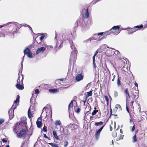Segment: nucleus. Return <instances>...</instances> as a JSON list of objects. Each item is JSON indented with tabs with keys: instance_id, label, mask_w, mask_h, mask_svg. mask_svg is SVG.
Wrapping results in <instances>:
<instances>
[{
	"instance_id": "f257e3e1",
	"label": "nucleus",
	"mask_w": 147,
	"mask_h": 147,
	"mask_svg": "<svg viewBox=\"0 0 147 147\" xmlns=\"http://www.w3.org/2000/svg\"><path fill=\"white\" fill-rule=\"evenodd\" d=\"M104 34L103 32L98 33L96 34H94L93 35V36L92 37V40H95L98 41H100L102 39L104 38V37L100 38V37Z\"/></svg>"
},
{
	"instance_id": "f03ea898",
	"label": "nucleus",
	"mask_w": 147,
	"mask_h": 147,
	"mask_svg": "<svg viewBox=\"0 0 147 147\" xmlns=\"http://www.w3.org/2000/svg\"><path fill=\"white\" fill-rule=\"evenodd\" d=\"M77 51H74L71 52V54L70 57V61L71 62H74L77 59Z\"/></svg>"
},
{
	"instance_id": "7ed1b4c3",
	"label": "nucleus",
	"mask_w": 147,
	"mask_h": 147,
	"mask_svg": "<svg viewBox=\"0 0 147 147\" xmlns=\"http://www.w3.org/2000/svg\"><path fill=\"white\" fill-rule=\"evenodd\" d=\"M13 106H14L13 105L8 111V113L9 114V118L10 119H12L13 118L14 116V110L16 108V107H14Z\"/></svg>"
},
{
	"instance_id": "20e7f679",
	"label": "nucleus",
	"mask_w": 147,
	"mask_h": 147,
	"mask_svg": "<svg viewBox=\"0 0 147 147\" xmlns=\"http://www.w3.org/2000/svg\"><path fill=\"white\" fill-rule=\"evenodd\" d=\"M23 77L22 76V79L21 80V83H18L16 84V86L17 88L20 90H22L24 88L23 84Z\"/></svg>"
},
{
	"instance_id": "39448f33",
	"label": "nucleus",
	"mask_w": 147,
	"mask_h": 147,
	"mask_svg": "<svg viewBox=\"0 0 147 147\" xmlns=\"http://www.w3.org/2000/svg\"><path fill=\"white\" fill-rule=\"evenodd\" d=\"M119 26H115L110 29V31H112V30L115 31V32H114L113 33L117 35L120 32V31H119Z\"/></svg>"
},
{
	"instance_id": "423d86ee",
	"label": "nucleus",
	"mask_w": 147,
	"mask_h": 147,
	"mask_svg": "<svg viewBox=\"0 0 147 147\" xmlns=\"http://www.w3.org/2000/svg\"><path fill=\"white\" fill-rule=\"evenodd\" d=\"M85 14L84 18H86L89 16V14L88 11V8L84 9H82L81 12V14L83 15Z\"/></svg>"
},
{
	"instance_id": "0eeeda50",
	"label": "nucleus",
	"mask_w": 147,
	"mask_h": 147,
	"mask_svg": "<svg viewBox=\"0 0 147 147\" xmlns=\"http://www.w3.org/2000/svg\"><path fill=\"white\" fill-rule=\"evenodd\" d=\"M63 42L61 39H59L57 40L56 45L55 47V49L57 48L58 46V49H59L61 48L62 46Z\"/></svg>"
},
{
	"instance_id": "6e6552de",
	"label": "nucleus",
	"mask_w": 147,
	"mask_h": 147,
	"mask_svg": "<svg viewBox=\"0 0 147 147\" xmlns=\"http://www.w3.org/2000/svg\"><path fill=\"white\" fill-rule=\"evenodd\" d=\"M105 125L101 127L99 129H98L96 132L95 134V136L96 139V140H98L99 137L100 133L101 131L102 130L103 127H104Z\"/></svg>"
},
{
	"instance_id": "1a4fd4ad",
	"label": "nucleus",
	"mask_w": 147,
	"mask_h": 147,
	"mask_svg": "<svg viewBox=\"0 0 147 147\" xmlns=\"http://www.w3.org/2000/svg\"><path fill=\"white\" fill-rule=\"evenodd\" d=\"M84 76L81 74H78L77 75L75 80L77 82H79L82 80Z\"/></svg>"
},
{
	"instance_id": "9d476101",
	"label": "nucleus",
	"mask_w": 147,
	"mask_h": 147,
	"mask_svg": "<svg viewBox=\"0 0 147 147\" xmlns=\"http://www.w3.org/2000/svg\"><path fill=\"white\" fill-rule=\"evenodd\" d=\"M124 30H127L129 32L128 34L129 35L132 34L137 30L134 28H125Z\"/></svg>"
},
{
	"instance_id": "9b49d317",
	"label": "nucleus",
	"mask_w": 147,
	"mask_h": 147,
	"mask_svg": "<svg viewBox=\"0 0 147 147\" xmlns=\"http://www.w3.org/2000/svg\"><path fill=\"white\" fill-rule=\"evenodd\" d=\"M25 132L26 130L25 129H22L17 134V137L18 138H21L25 134Z\"/></svg>"
},
{
	"instance_id": "f8f14e48",
	"label": "nucleus",
	"mask_w": 147,
	"mask_h": 147,
	"mask_svg": "<svg viewBox=\"0 0 147 147\" xmlns=\"http://www.w3.org/2000/svg\"><path fill=\"white\" fill-rule=\"evenodd\" d=\"M32 46V45L31 44L26 47V49L24 51V55H26L31 52L29 48H30Z\"/></svg>"
},
{
	"instance_id": "ddd939ff",
	"label": "nucleus",
	"mask_w": 147,
	"mask_h": 147,
	"mask_svg": "<svg viewBox=\"0 0 147 147\" xmlns=\"http://www.w3.org/2000/svg\"><path fill=\"white\" fill-rule=\"evenodd\" d=\"M45 49L43 47L38 48L36 51V55H37L40 53H42L45 51Z\"/></svg>"
},
{
	"instance_id": "4468645a",
	"label": "nucleus",
	"mask_w": 147,
	"mask_h": 147,
	"mask_svg": "<svg viewBox=\"0 0 147 147\" xmlns=\"http://www.w3.org/2000/svg\"><path fill=\"white\" fill-rule=\"evenodd\" d=\"M106 46H107L106 45H101L100 47V49H102V50L100 51V49H98L96 51L94 55L96 56L97 54L98 53V51H99V50L100 51L99 52H100L102 51V50H103L105 48H106Z\"/></svg>"
},
{
	"instance_id": "2eb2a0df",
	"label": "nucleus",
	"mask_w": 147,
	"mask_h": 147,
	"mask_svg": "<svg viewBox=\"0 0 147 147\" xmlns=\"http://www.w3.org/2000/svg\"><path fill=\"white\" fill-rule=\"evenodd\" d=\"M44 36L43 35L39 37L38 36H37L36 38V40L37 42L38 43H40L41 42L42 40L44 38Z\"/></svg>"
},
{
	"instance_id": "dca6fc26",
	"label": "nucleus",
	"mask_w": 147,
	"mask_h": 147,
	"mask_svg": "<svg viewBox=\"0 0 147 147\" xmlns=\"http://www.w3.org/2000/svg\"><path fill=\"white\" fill-rule=\"evenodd\" d=\"M70 44L71 45V48L72 50H73V51H77L76 50V48L75 47L74 43L72 41H70Z\"/></svg>"
},
{
	"instance_id": "f3484780",
	"label": "nucleus",
	"mask_w": 147,
	"mask_h": 147,
	"mask_svg": "<svg viewBox=\"0 0 147 147\" xmlns=\"http://www.w3.org/2000/svg\"><path fill=\"white\" fill-rule=\"evenodd\" d=\"M54 123L55 125L57 126V125H59L61 126L60 128V129L61 130V121L59 120H56L55 122Z\"/></svg>"
},
{
	"instance_id": "a211bd4d",
	"label": "nucleus",
	"mask_w": 147,
	"mask_h": 147,
	"mask_svg": "<svg viewBox=\"0 0 147 147\" xmlns=\"http://www.w3.org/2000/svg\"><path fill=\"white\" fill-rule=\"evenodd\" d=\"M124 92L125 94L126 99L127 100V96H128L129 98H130V96L129 95V92L128 90V88H126L125 91Z\"/></svg>"
},
{
	"instance_id": "6ab92c4d",
	"label": "nucleus",
	"mask_w": 147,
	"mask_h": 147,
	"mask_svg": "<svg viewBox=\"0 0 147 147\" xmlns=\"http://www.w3.org/2000/svg\"><path fill=\"white\" fill-rule=\"evenodd\" d=\"M53 134L55 138L57 140H59V138L57 135V133L56 131H53Z\"/></svg>"
},
{
	"instance_id": "aec40b11",
	"label": "nucleus",
	"mask_w": 147,
	"mask_h": 147,
	"mask_svg": "<svg viewBox=\"0 0 147 147\" xmlns=\"http://www.w3.org/2000/svg\"><path fill=\"white\" fill-rule=\"evenodd\" d=\"M36 123L38 128H40L42 125V123L41 121H37L36 122Z\"/></svg>"
},
{
	"instance_id": "412c9836",
	"label": "nucleus",
	"mask_w": 147,
	"mask_h": 147,
	"mask_svg": "<svg viewBox=\"0 0 147 147\" xmlns=\"http://www.w3.org/2000/svg\"><path fill=\"white\" fill-rule=\"evenodd\" d=\"M104 33V34L103 35H105L106 36H107V35H108L110 34H111L112 33H114V32L113 31H111L110 30L109 31H107L106 32H103Z\"/></svg>"
},
{
	"instance_id": "4be33fe9",
	"label": "nucleus",
	"mask_w": 147,
	"mask_h": 147,
	"mask_svg": "<svg viewBox=\"0 0 147 147\" xmlns=\"http://www.w3.org/2000/svg\"><path fill=\"white\" fill-rule=\"evenodd\" d=\"M143 27V26L142 25H141L140 26H135L134 28H135L137 30H140Z\"/></svg>"
},
{
	"instance_id": "5701e85b",
	"label": "nucleus",
	"mask_w": 147,
	"mask_h": 147,
	"mask_svg": "<svg viewBox=\"0 0 147 147\" xmlns=\"http://www.w3.org/2000/svg\"><path fill=\"white\" fill-rule=\"evenodd\" d=\"M73 107V100H71L69 105L68 106V109L69 111V109L71 108H72Z\"/></svg>"
},
{
	"instance_id": "b1692460",
	"label": "nucleus",
	"mask_w": 147,
	"mask_h": 147,
	"mask_svg": "<svg viewBox=\"0 0 147 147\" xmlns=\"http://www.w3.org/2000/svg\"><path fill=\"white\" fill-rule=\"evenodd\" d=\"M49 144L52 147H59L58 144L55 143H51Z\"/></svg>"
},
{
	"instance_id": "393cba45",
	"label": "nucleus",
	"mask_w": 147,
	"mask_h": 147,
	"mask_svg": "<svg viewBox=\"0 0 147 147\" xmlns=\"http://www.w3.org/2000/svg\"><path fill=\"white\" fill-rule=\"evenodd\" d=\"M103 123V122L101 121L99 122H96L95 123L94 125L96 126H99L102 125Z\"/></svg>"
},
{
	"instance_id": "a878e982",
	"label": "nucleus",
	"mask_w": 147,
	"mask_h": 147,
	"mask_svg": "<svg viewBox=\"0 0 147 147\" xmlns=\"http://www.w3.org/2000/svg\"><path fill=\"white\" fill-rule=\"evenodd\" d=\"M28 116L29 118H30L32 117V114L30 112V108H29L28 111Z\"/></svg>"
},
{
	"instance_id": "bb28decb",
	"label": "nucleus",
	"mask_w": 147,
	"mask_h": 147,
	"mask_svg": "<svg viewBox=\"0 0 147 147\" xmlns=\"http://www.w3.org/2000/svg\"><path fill=\"white\" fill-rule=\"evenodd\" d=\"M26 55H27V56L29 58H31L33 57V56L32 55V53L31 52V51L30 52H29V53H28V54H27Z\"/></svg>"
},
{
	"instance_id": "cd10ccee",
	"label": "nucleus",
	"mask_w": 147,
	"mask_h": 147,
	"mask_svg": "<svg viewBox=\"0 0 147 147\" xmlns=\"http://www.w3.org/2000/svg\"><path fill=\"white\" fill-rule=\"evenodd\" d=\"M22 79V76H19L17 80V84L21 83V80Z\"/></svg>"
},
{
	"instance_id": "c85d7f7f",
	"label": "nucleus",
	"mask_w": 147,
	"mask_h": 147,
	"mask_svg": "<svg viewBox=\"0 0 147 147\" xmlns=\"http://www.w3.org/2000/svg\"><path fill=\"white\" fill-rule=\"evenodd\" d=\"M49 91L50 92L54 93L56 92L57 90L53 89H50L49 90Z\"/></svg>"
},
{
	"instance_id": "c756f323",
	"label": "nucleus",
	"mask_w": 147,
	"mask_h": 147,
	"mask_svg": "<svg viewBox=\"0 0 147 147\" xmlns=\"http://www.w3.org/2000/svg\"><path fill=\"white\" fill-rule=\"evenodd\" d=\"M19 98L20 97L19 96V95H18L16 100L14 101V103L16 104L17 103L19 102Z\"/></svg>"
},
{
	"instance_id": "7c9ffc66",
	"label": "nucleus",
	"mask_w": 147,
	"mask_h": 147,
	"mask_svg": "<svg viewBox=\"0 0 147 147\" xmlns=\"http://www.w3.org/2000/svg\"><path fill=\"white\" fill-rule=\"evenodd\" d=\"M115 108L117 109H119V110H121L122 109L121 108V106L117 104L115 106Z\"/></svg>"
},
{
	"instance_id": "2f4dec72",
	"label": "nucleus",
	"mask_w": 147,
	"mask_h": 147,
	"mask_svg": "<svg viewBox=\"0 0 147 147\" xmlns=\"http://www.w3.org/2000/svg\"><path fill=\"white\" fill-rule=\"evenodd\" d=\"M92 40V39L91 37L90 38H89L84 41V42L85 43H87L89 42H90Z\"/></svg>"
},
{
	"instance_id": "473e14b6",
	"label": "nucleus",
	"mask_w": 147,
	"mask_h": 147,
	"mask_svg": "<svg viewBox=\"0 0 147 147\" xmlns=\"http://www.w3.org/2000/svg\"><path fill=\"white\" fill-rule=\"evenodd\" d=\"M133 142H136L137 139L136 135H135L133 137Z\"/></svg>"
},
{
	"instance_id": "72a5a7b5",
	"label": "nucleus",
	"mask_w": 147,
	"mask_h": 147,
	"mask_svg": "<svg viewBox=\"0 0 147 147\" xmlns=\"http://www.w3.org/2000/svg\"><path fill=\"white\" fill-rule=\"evenodd\" d=\"M95 109L94 110L93 112L92 113V115H94L96 114L97 112L98 111L97 110H96V108H95Z\"/></svg>"
},
{
	"instance_id": "f704fd0d",
	"label": "nucleus",
	"mask_w": 147,
	"mask_h": 147,
	"mask_svg": "<svg viewBox=\"0 0 147 147\" xmlns=\"http://www.w3.org/2000/svg\"><path fill=\"white\" fill-rule=\"evenodd\" d=\"M117 83L118 86H119L121 84L120 81L119 79V78L118 77V79L117 80Z\"/></svg>"
},
{
	"instance_id": "c9c22d12",
	"label": "nucleus",
	"mask_w": 147,
	"mask_h": 147,
	"mask_svg": "<svg viewBox=\"0 0 147 147\" xmlns=\"http://www.w3.org/2000/svg\"><path fill=\"white\" fill-rule=\"evenodd\" d=\"M134 85L136 87H137V89L136 88H135V89L136 90V91L138 92V84L136 82H135L134 83Z\"/></svg>"
},
{
	"instance_id": "e433bc0d",
	"label": "nucleus",
	"mask_w": 147,
	"mask_h": 147,
	"mask_svg": "<svg viewBox=\"0 0 147 147\" xmlns=\"http://www.w3.org/2000/svg\"><path fill=\"white\" fill-rule=\"evenodd\" d=\"M87 94L88 96H90L92 95V92L91 91H89L87 92Z\"/></svg>"
},
{
	"instance_id": "4c0bfd02",
	"label": "nucleus",
	"mask_w": 147,
	"mask_h": 147,
	"mask_svg": "<svg viewBox=\"0 0 147 147\" xmlns=\"http://www.w3.org/2000/svg\"><path fill=\"white\" fill-rule=\"evenodd\" d=\"M123 135L121 134L120 136L119 137L118 140H121L123 139Z\"/></svg>"
},
{
	"instance_id": "58836bf2",
	"label": "nucleus",
	"mask_w": 147,
	"mask_h": 147,
	"mask_svg": "<svg viewBox=\"0 0 147 147\" xmlns=\"http://www.w3.org/2000/svg\"><path fill=\"white\" fill-rule=\"evenodd\" d=\"M68 142L67 141H65L64 142V146L65 147H66V146H67L68 145Z\"/></svg>"
},
{
	"instance_id": "ea45409f",
	"label": "nucleus",
	"mask_w": 147,
	"mask_h": 147,
	"mask_svg": "<svg viewBox=\"0 0 147 147\" xmlns=\"http://www.w3.org/2000/svg\"><path fill=\"white\" fill-rule=\"evenodd\" d=\"M114 54L116 55H118L119 54V52L118 51L115 50Z\"/></svg>"
},
{
	"instance_id": "a19ab883",
	"label": "nucleus",
	"mask_w": 147,
	"mask_h": 147,
	"mask_svg": "<svg viewBox=\"0 0 147 147\" xmlns=\"http://www.w3.org/2000/svg\"><path fill=\"white\" fill-rule=\"evenodd\" d=\"M105 98L106 101L108 102L109 101V98L107 96H105Z\"/></svg>"
},
{
	"instance_id": "79ce46f5",
	"label": "nucleus",
	"mask_w": 147,
	"mask_h": 147,
	"mask_svg": "<svg viewBox=\"0 0 147 147\" xmlns=\"http://www.w3.org/2000/svg\"><path fill=\"white\" fill-rule=\"evenodd\" d=\"M4 121L3 119H0V125L2 124Z\"/></svg>"
},
{
	"instance_id": "37998d69",
	"label": "nucleus",
	"mask_w": 147,
	"mask_h": 147,
	"mask_svg": "<svg viewBox=\"0 0 147 147\" xmlns=\"http://www.w3.org/2000/svg\"><path fill=\"white\" fill-rule=\"evenodd\" d=\"M118 94L117 92L116 91H115V92H114L115 96V97H117L118 96Z\"/></svg>"
},
{
	"instance_id": "c03bdc74",
	"label": "nucleus",
	"mask_w": 147,
	"mask_h": 147,
	"mask_svg": "<svg viewBox=\"0 0 147 147\" xmlns=\"http://www.w3.org/2000/svg\"><path fill=\"white\" fill-rule=\"evenodd\" d=\"M24 26L25 27H28V28H30L31 30H32V28L30 27V26L28 25L25 24L24 25Z\"/></svg>"
},
{
	"instance_id": "a18cd8bd",
	"label": "nucleus",
	"mask_w": 147,
	"mask_h": 147,
	"mask_svg": "<svg viewBox=\"0 0 147 147\" xmlns=\"http://www.w3.org/2000/svg\"><path fill=\"white\" fill-rule=\"evenodd\" d=\"M96 56V55H94L92 57L93 59V63H94V62H95V57Z\"/></svg>"
},
{
	"instance_id": "49530a36",
	"label": "nucleus",
	"mask_w": 147,
	"mask_h": 147,
	"mask_svg": "<svg viewBox=\"0 0 147 147\" xmlns=\"http://www.w3.org/2000/svg\"><path fill=\"white\" fill-rule=\"evenodd\" d=\"M36 94H38L39 92V91L38 89H36L35 91Z\"/></svg>"
},
{
	"instance_id": "de8ad7c7",
	"label": "nucleus",
	"mask_w": 147,
	"mask_h": 147,
	"mask_svg": "<svg viewBox=\"0 0 147 147\" xmlns=\"http://www.w3.org/2000/svg\"><path fill=\"white\" fill-rule=\"evenodd\" d=\"M80 109L79 108H78L77 109V110L76 111V112L77 113H79L80 112Z\"/></svg>"
},
{
	"instance_id": "09e8293b",
	"label": "nucleus",
	"mask_w": 147,
	"mask_h": 147,
	"mask_svg": "<svg viewBox=\"0 0 147 147\" xmlns=\"http://www.w3.org/2000/svg\"><path fill=\"white\" fill-rule=\"evenodd\" d=\"M42 131L45 132H46L47 131V129L45 127H44L42 128Z\"/></svg>"
},
{
	"instance_id": "8fccbe9b",
	"label": "nucleus",
	"mask_w": 147,
	"mask_h": 147,
	"mask_svg": "<svg viewBox=\"0 0 147 147\" xmlns=\"http://www.w3.org/2000/svg\"><path fill=\"white\" fill-rule=\"evenodd\" d=\"M132 98H133V100H134V99L136 98V95H134V93L132 94Z\"/></svg>"
},
{
	"instance_id": "3c124183",
	"label": "nucleus",
	"mask_w": 147,
	"mask_h": 147,
	"mask_svg": "<svg viewBox=\"0 0 147 147\" xmlns=\"http://www.w3.org/2000/svg\"><path fill=\"white\" fill-rule=\"evenodd\" d=\"M91 86V84L90 83H88L86 86V87H88L90 86Z\"/></svg>"
},
{
	"instance_id": "603ef678",
	"label": "nucleus",
	"mask_w": 147,
	"mask_h": 147,
	"mask_svg": "<svg viewBox=\"0 0 147 147\" xmlns=\"http://www.w3.org/2000/svg\"><path fill=\"white\" fill-rule=\"evenodd\" d=\"M24 56L22 58H23V59H22V63H21V64H22V66H21V67H22V68H23V59H24Z\"/></svg>"
},
{
	"instance_id": "864d4df0",
	"label": "nucleus",
	"mask_w": 147,
	"mask_h": 147,
	"mask_svg": "<svg viewBox=\"0 0 147 147\" xmlns=\"http://www.w3.org/2000/svg\"><path fill=\"white\" fill-rule=\"evenodd\" d=\"M15 24L16 23L14 22H8V23H7V24H6V25H8L9 24Z\"/></svg>"
},
{
	"instance_id": "5fc2aeb1",
	"label": "nucleus",
	"mask_w": 147,
	"mask_h": 147,
	"mask_svg": "<svg viewBox=\"0 0 147 147\" xmlns=\"http://www.w3.org/2000/svg\"><path fill=\"white\" fill-rule=\"evenodd\" d=\"M2 141L3 142L5 143L6 142H7V140L4 139H2Z\"/></svg>"
},
{
	"instance_id": "6e6d98bb",
	"label": "nucleus",
	"mask_w": 147,
	"mask_h": 147,
	"mask_svg": "<svg viewBox=\"0 0 147 147\" xmlns=\"http://www.w3.org/2000/svg\"><path fill=\"white\" fill-rule=\"evenodd\" d=\"M115 50L114 49H111V51L112 53H115Z\"/></svg>"
},
{
	"instance_id": "4d7b16f0",
	"label": "nucleus",
	"mask_w": 147,
	"mask_h": 147,
	"mask_svg": "<svg viewBox=\"0 0 147 147\" xmlns=\"http://www.w3.org/2000/svg\"><path fill=\"white\" fill-rule=\"evenodd\" d=\"M135 129V126L134 125V126L132 127V128L131 129V131H134Z\"/></svg>"
},
{
	"instance_id": "13d9d810",
	"label": "nucleus",
	"mask_w": 147,
	"mask_h": 147,
	"mask_svg": "<svg viewBox=\"0 0 147 147\" xmlns=\"http://www.w3.org/2000/svg\"><path fill=\"white\" fill-rule=\"evenodd\" d=\"M132 101L131 102V106H133V103H134V100H132Z\"/></svg>"
},
{
	"instance_id": "bf43d9fd",
	"label": "nucleus",
	"mask_w": 147,
	"mask_h": 147,
	"mask_svg": "<svg viewBox=\"0 0 147 147\" xmlns=\"http://www.w3.org/2000/svg\"><path fill=\"white\" fill-rule=\"evenodd\" d=\"M44 137L46 138H47L49 140H50V139H49V138L48 137H47V136L46 135V134H44Z\"/></svg>"
},
{
	"instance_id": "052dcab7",
	"label": "nucleus",
	"mask_w": 147,
	"mask_h": 147,
	"mask_svg": "<svg viewBox=\"0 0 147 147\" xmlns=\"http://www.w3.org/2000/svg\"><path fill=\"white\" fill-rule=\"evenodd\" d=\"M41 119H42V118L41 117H39L38 118L37 121H41Z\"/></svg>"
},
{
	"instance_id": "680f3d73",
	"label": "nucleus",
	"mask_w": 147,
	"mask_h": 147,
	"mask_svg": "<svg viewBox=\"0 0 147 147\" xmlns=\"http://www.w3.org/2000/svg\"><path fill=\"white\" fill-rule=\"evenodd\" d=\"M93 67H94V68H96V66L95 64V62H94V63H93Z\"/></svg>"
},
{
	"instance_id": "e2e57ef3",
	"label": "nucleus",
	"mask_w": 147,
	"mask_h": 147,
	"mask_svg": "<svg viewBox=\"0 0 147 147\" xmlns=\"http://www.w3.org/2000/svg\"><path fill=\"white\" fill-rule=\"evenodd\" d=\"M67 133L66 134H65V135H69V133H68V130H67Z\"/></svg>"
},
{
	"instance_id": "0e129e2a",
	"label": "nucleus",
	"mask_w": 147,
	"mask_h": 147,
	"mask_svg": "<svg viewBox=\"0 0 147 147\" xmlns=\"http://www.w3.org/2000/svg\"><path fill=\"white\" fill-rule=\"evenodd\" d=\"M115 75H114L113 76V79L112 80V81H114V78H115Z\"/></svg>"
},
{
	"instance_id": "69168bd1",
	"label": "nucleus",
	"mask_w": 147,
	"mask_h": 147,
	"mask_svg": "<svg viewBox=\"0 0 147 147\" xmlns=\"http://www.w3.org/2000/svg\"><path fill=\"white\" fill-rule=\"evenodd\" d=\"M96 2H95V1H92V3L94 4H95Z\"/></svg>"
},
{
	"instance_id": "338daca9",
	"label": "nucleus",
	"mask_w": 147,
	"mask_h": 147,
	"mask_svg": "<svg viewBox=\"0 0 147 147\" xmlns=\"http://www.w3.org/2000/svg\"><path fill=\"white\" fill-rule=\"evenodd\" d=\"M147 27V24H146L144 25V28H146Z\"/></svg>"
},
{
	"instance_id": "774afa93",
	"label": "nucleus",
	"mask_w": 147,
	"mask_h": 147,
	"mask_svg": "<svg viewBox=\"0 0 147 147\" xmlns=\"http://www.w3.org/2000/svg\"><path fill=\"white\" fill-rule=\"evenodd\" d=\"M110 131H112V127L110 125Z\"/></svg>"
}]
</instances>
